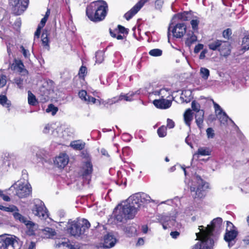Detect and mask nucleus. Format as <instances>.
Returning <instances> with one entry per match:
<instances>
[{"mask_svg": "<svg viewBox=\"0 0 249 249\" xmlns=\"http://www.w3.org/2000/svg\"><path fill=\"white\" fill-rule=\"evenodd\" d=\"M18 211V208L14 205L10 206L9 207H6L5 212H13V213H15L16 211Z\"/></svg>", "mask_w": 249, "mask_h": 249, "instance_id": "55", "label": "nucleus"}, {"mask_svg": "<svg viewBox=\"0 0 249 249\" xmlns=\"http://www.w3.org/2000/svg\"><path fill=\"white\" fill-rule=\"evenodd\" d=\"M117 242L116 238L111 234H107L104 236L102 247L104 249H110L115 246Z\"/></svg>", "mask_w": 249, "mask_h": 249, "instance_id": "18", "label": "nucleus"}, {"mask_svg": "<svg viewBox=\"0 0 249 249\" xmlns=\"http://www.w3.org/2000/svg\"><path fill=\"white\" fill-rule=\"evenodd\" d=\"M47 19L48 18H47L46 17H44L42 18L41 20L40 23L38 24V26L42 28L44 26Z\"/></svg>", "mask_w": 249, "mask_h": 249, "instance_id": "64", "label": "nucleus"}, {"mask_svg": "<svg viewBox=\"0 0 249 249\" xmlns=\"http://www.w3.org/2000/svg\"><path fill=\"white\" fill-rule=\"evenodd\" d=\"M217 116L221 124H226L229 120L232 123H234L232 120L228 117L225 112L218 115Z\"/></svg>", "mask_w": 249, "mask_h": 249, "instance_id": "36", "label": "nucleus"}, {"mask_svg": "<svg viewBox=\"0 0 249 249\" xmlns=\"http://www.w3.org/2000/svg\"><path fill=\"white\" fill-rule=\"evenodd\" d=\"M9 163L12 164L14 168H18L22 166L25 163V159L19 154L11 153L8 154Z\"/></svg>", "mask_w": 249, "mask_h": 249, "instance_id": "13", "label": "nucleus"}, {"mask_svg": "<svg viewBox=\"0 0 249 249\" xmlns=\"http://www.w3.org/2000/svg\"><path fill=\"white\" fill-rule=\"evenodd\" d=\"M196 237L200 240V243L198 242L196 244L192 249H211L213 244V241L212 239L203 238L200 235L199 237L196 236Z\"/></svg>", "mask_w": 249, "mask_h": 249, "instance_id": "15", "label": "nucleus"}, {"mask_svg": "<svg viewBox=\"0 0 249 249\" xmlns=\"http://www.w3.org/2000/svg\"><path fill=\"white\" fill-rule=\"evenodd\" d=\"M206 133L208 138L213 139L214 138L215 134L214 130L212 128L209 127L206 130Z\"/></svg>", "mask_w": 249, "mask_h": 249, "instance_id": "50", "label": "nucleus"}, {"mask_svg": "<svg viewBox=\"0 0 249 249\" xmlns=\"http://www.w3.org/2000/svg\"><path fill=\"white\" fill-rule=\"evenodd\" d=\"M14 188L16 190V194L19 198L26 197L31 193L32 188L30 184L24 183L20 181H18L13 184L9 189Z\"/></svg>", "mask_w": 249, "mask_h": 249, "instance_id": "8", "label": "nucleus"}, {"mask_svg": "<svg viewBox=\"0 0 249 249\" xmlns=\"http://www.w3.org/2000/svg\"><path fill=\"white\" fill-rule=\"evenodd\" d=\"M139 227L136 224L128 225L125 228V232L128 236H133L137 235V230Z\"/></svg>", "mask_w": 249, "mask_h": 249, "instance_id": "24", "label": "nucleus"}, {"mask_svg": "<svg viewBox=\"0 0 249 249\" xmlns=\"http://www.w3.org/2000/svg\"><path fill=\"white\" fill-rule=\"evenodd\" d=\"M179 234L180 233L177 231H172L170 233L171 236L174 239L177 238L179 236Z\"/></svg>", "mask_w": 249, "mask_h": 249, "instance_id": "63", "label": "nucleus"}, {"mask_svg": "<svg viewBox=\"0 0 249 249\" xmlns=\"http://www.w3.org/2000/svg\"><path fill=\"white\" fill-rule=\"evenodd\" d=\"M70 146L75 150H81L84 148L85 143L80 140H77L71 142Z\"/></svg>", "mask_w": 249, "mask_h": 249, "instance_id": "32", "label": "nucleus"}, {"mask_svg": "<svg viewBox=\"0 0 249 249\" xmlns=\"http://www.w3.org/2000/svg\"><path fill=\"white\" fill-rule=\"evenodd\" d=\"M153 103L154 105L158 108L167 109L171 106L172 101L162 98L161 99L154 100Z\"/></svg>", "mask_w": 249, "mask_h": 249, "instance_id": "21", "label": "nucleus"}, {"mask_svg": "<svg viewBox=\"0 0 249 249\" xmlns=\"http://www.w3.org/2000/svg\"><path fill=\"white\" fill-rule=\"evenodd\" d=\"M140 93L141 89L137 90L135 91H130L126 94H124L122 93L118 97H115L112 99H109L107 103L109 104H113L123 100L127 102H131L134 100L136 96L139 95Z\"/></svg>", "mask_w": 249, "mask_h": 249, "instance_id": "12", "label": "nucleus"}, {"mask_svg": "<svg viewBox=\"0 0 249 249\" xmlns=\"http://www.w3.org/2000/svg\"><path fill=\"white\" fill-rule=\"evenodd\" d=\"M69 159L66 154L61 153L56 157L54 160V163L59 168H64L69 162Z\"/></svg>", "mask_w": 249, "mask_h": 249, "instance_id": "20", "label": "nucleus"}, {"mask_svg": "<svg viewBox=\"0 0 249 249\" xmlns=\"http://www.w3.org/2000/svg\"><path fill=\"white\" fill-rule=\"evenodd\" d=\"M163 0H156L155 1V7L157 9H160L163 4Z\"/></svg>", "mask_w": 249, "mask_h": 249, "instance_id": "59", "label": "nucleus"}, {"mask_svg": "<svg viewBox=\"0 0 249 249\" xmlns=\"http://www.w3.org/2000/svg\"><path fill=\"white\" fill-rule=\"evenodd\" d=\"M11 69L20 73L27 72V71L24 69L23 63L20 60H15V62L11 66Z\"/></svg>", "mask_w": 249, "mask_h": 249, "instance_id": "26", "label": "nucleus"}, {"mask_svg": "<svg viewBox=\"0 0 249 249\" xmlns=\"http://www.w3.org/2000/svg\"><path fill=\"white\" fill-rule=\"evenodd\" d=\"M78 95L82 100L86 102L88 104H95L96 102H98L99 105H100L102 102V100H96L94 97L88 95L87 91L85 90L80 91Z\"/></svg>", "mask_w": 249, "mask_h": 249, "instance_id": "19", "label": "nucleus"}, {"mask_svg": "<svg viewBox=\"0 0 249 249\" xmlns=\"http://www.w3.org/2000/svg\"><path fill=\"white\" fill-rule=\"evenodd\" d=\"M191 107L192 109L196 112H198V111H201L200 105L198 103L196 102V101H192L191 103Z\"/></svg>", "mask_w": 249, "mask_h": 249, "instance_id": "47", "label": "nucleus"}, {"mask_svg": "<svg viewBox=\"0 0 249 249\" xmlns=\"http://www.w3.org/2000/svg\"><path fill=\"white\" fill-rule=\"evenodd\" d=\"M177 213L176 210L171 211L170 213H164L158 215L157 220L160 223L164 230L167 229V225L173 226L176 221Z\"/></svg>", "mask_w": 249, "mask_h": 249, "instance_id": "9", "label": "nucleus"}, {"mask_svg": "<svg viewBox=\"0 0 249 249\" xmlns=\"http://www.w3.org/2000/svg\"><path fill=\"white\" fill-rule=\"evenodd\" d=\"M162 51L161 50L159 49H154L152 50H151L149 52V54L152 56H160L162 55Z\"/></svg>", "mask_w": 249, "mask_h": 249, "instance_id": "43", "label": "nucleus"}, {"mask_svg": "<svg viewBox=\"0 0 249 249\" xmlns=\"http://www.w3.org/2000/svg\"><path fill=\"white\" fill-rule=\"evenodd\" d=\"M200 74L203 79L206 80L210 76V71L206 68L202 67L200 69Z\"/></svg>", "mask_w": 249, "mask_h": 249, "instance_id": "38", "label": "nucleus"}, {"mask_svg": "<svg viewBox=\"0 0 249 249\" xmlns=\"http://www.w3.org/2000/svg\"><path fill=\"white\" fill-rule=\"evenodd\" d=\"M232 34L231 30L228 28L223 32L222 36L226 39H229Z\"/></svg>", "mask_w": 249, "mask_h": 249, "instance_id": "49", "label": "nucleus"}, {"mask_svg": "<svg viewBox=\"0 0 249 249\" xmlns=\"http://www.w3.org/2000/svg\"><path fill=\"white\" fill-rule=\"evenodd\" d=\"M15 13L17 15L22 14L27 9L29 0H9Z\"/></svg>", "mask_w": 249, "mask_h": 249, "instance_id": "11", "label": "nucleus"}, {"mask_svg": "<svg viewBox=\"0 0 249 249\" xmlns=\"http://www.w3.org/2000/svg\"><path fill=\"white\" fill-rule=\"evenodd\" d=\"M42 232L44 238H53L56 234L55 230L49 227L42 230Z\"/></svg>", "mask_w": 249, "mask_h": 249, "instance_id": "30", "label": "nucleus"}, {"mask_svg": "<svg viewBox=\"0 0 249 249\" xmlns=\"http://www.w3.org/2000/svg\"><path fill=\"white\" fill-rule=\"evenodd\" d=\"M108 11L107 3L104 0L92 2L86 8V15L93 22H99L105 19Z\"/></svg>", "mask_w": 249, "mask_h": 249, "instance_id": "2", "label": "nucleus"}, {"mask_svg": "<svg viewBox=\"0 0 249 249\" xmlns=\"http://www.w3.org/2000/svg\"><path fill=\"white\" fill-rule=\"evenodd\" d=\"M17 241L12 236H8L6 234L0 235V249H5L10 248L13 249Z\"/></svg>", "mask_w": 249, "mask_h": 249, "instance_id": "14", "label": "nucleus"}, {"mask_svg": "<svg viewBox=\"0 0 249 249\" xmlns=\"http://www.w3.org/2000/svg\"><path fill=\"white\" fill-rule=\"evenodd\" d=\"M32 213L41 219H46L48 217V212L43 201L39 199H34L32 203Z\"/></svg>", "mask_w": 249, "mask_h": 249, "instance_id": "7", "label": "nucleus"}, {"mask_svg": "<svg viewBox=\"0 0 249 249\" xmlns=\"http://www.w3.org/2000/svg\"><path fill=\"white\" fill-rule=\"evenodd\" d=\"M28 102L30 105L33 106H36L38 103L36 96L30 91L28 92Z\"/></svg>", "mask_w": 249, "mask_h": 249, "instance_id": "35", "label": "nucleus"}, {"mask_svg": "<svg viewBox=\"0 0 249 249\" xmlns=\"http://www.w3.org/2000/svg\"><path fill=\"white\" fill-rule=\"evenodd\" d=\"M56 248L63 247L64 249H79V248L73 245H72L66 241L65 239L61 240L56 241L55 243Z\"/></svg>", "mask_w": 249, "mask_h": 249, "instance_id": "22", "label": "nucleus"}, {"mask_svg": "<svg viewBox=\"0 0 249 249\" xmlns=\"http://www.w3.org/2000/svg\"><path fill=\"white\" fill-rule=\"evenodd\" d=\"M0 197L5 201L9 202L11 200L10 197L5 195L4 191L1 190H0Z\"/></svg>", "mask_w": 249, "mask_h": 249, "instance_id": "54", "label": "nucleus"}, {"mask_svg": "<svg viewBox=\"0 0 249 249\" xmlns=\"http://www.w3.org/2000/svg\"><path fill=\"white\" fill-rule=\"evenodd\" d=\"M28 230L27 233L29 235H33L35 234V231L37 228L36 225L33 222L28 220L27 222L25 224Z\"/></svg>", "mask_w": 249, "mask_h": 249, "instance_id": "28", "label": "nucleus"}, {"mask_svg": "<svg viewBox=\"0 0 249 249\" xmlns=\"http://www.w3.org/2000/svg\"><path fill=\"white\" fill-rule=\"evenodd\" d=\"M118 32L120 33L124 34H128L127 29L122 25H118Z\"/></svg>", "mask_w": 249, "mask_h": 249, "instance_id": "57", "label": "nucleus"}, {"mask_svg": "<svg viewBox=\"0 0 249 249\" xmlns=\"http://www.w3.org/2000/svg\"><path fill=\"white\" fill-rule=\"evenodd\" d=\"M186 93H188V94H189L190 95L191 94V92H190L189 91H183L182 92V95H181V96L180 97V98L183 100V101L184 102H185V103H189L190 101L191 98H187V99H184L183 96L185 95V94H186Z\"/></svg>", "mask_w": 249, "mask_h": 249, "instance_id": "60", "label": "nucleus"}, {"mask_svg": "<svg viewBox=\"0 0 249 249\" xmlns=\"http://www.w3.org/2000/svg\"><path fill=\"white\" fill-rule=\"evenodd\" d=\"M191 195L194 199H201L205 196L208 184L200 176H194L189 184Z\"/></svg>", "mask_w": 249, "mask_h": 249, "instance_id": "4", "label": "nucleus"}, {"mask_svg": "<svg viewBox=\"0 0 249 249\" xmlns=\"http://www.w3.org/2000/svg\"><path fill=\"white\" fill-rule=\"evenodd\" d=\"M13 217H14L15 220L16 221L19 222L23 223L24 224H25L29 220H28V219L26 217L22 215L21 213H20L18 212V209L17 211H16V212H15V213H13Z\"/></svg>", "mask_w": 249, "mask_h": 249, "instance_id": "29", "label": "nucleus"}, {"mask_svg": "<svg viewBox=\"0 0 249 249\" xmlns=\"http://www.w3.org/2000/svg\"><path fill=\"white\" fill-rule=\"evenodd\" d=\"M190 15L187 12H184L178 15V18L183 21L189 20Z\"/></svg>", "mask_w": 249, "mask_h": 249, "instance_id": "48", "label": "nucleus"}, {"mask_svg": "<svg viewBox=\"0 0 249 249\" xmlns=\"http://www.w3.org/2000/svg\"><path fill=\"white\" fill-rule=\"evenodd\" d=\"M89 222L85 219L69 220L67 225V231L71 235L78 237L84 234L90 227Z\"/></svg>", "mask_w": 249, "mask_h": 249, "instance_id": "3", "label": "nucleus"}, {"mask_svg": "<svg viewBox=\"0 0 249 249\" xmlns=\"http://www.w3.org/2000/svg\"><path fill=\"white\" fill-rule=\"evenodd\" d=\"M0 104L8 108L11 106V102L8 100L5 95H0Z\"/></svg>", "mask_w": 249, "mask_h": 249, "instance_id": "37", "label": "nucleus"}, {"mask_svg": "<svg viewBox=\"0 0 249 249\" xmlns=\"http://www.w3.org/2000/svg\"><path fill=\"white\" fill-rule=\"evenodd\" d=\"M174 122L171 119H168L167 120V126L169 128H172L174 127Z\"/></svg>", "mask_w": 249, "mask_h": 249, "instance_id": "62", "label": "nucleus"}, {"mask_svg": "<svg viewBox=\"0 0 249 249\" xmlns=\"http://www.w3.org/2000/svg\"><path fill=\"white\" fill-rule=\"evenodd\" d=\"M96 63L101 64L104 60V52L102 51H99L96 53L95 54Z\"/></svg>", "mask_w": 249, "mask_h": 249, "instance_id": "40", "label": "nucleus"}, {"mask_svg": "<svg viewBox=\"0 0 249 249\" xmlns=\"http://www.w3.org/2000/svg\"><path fill=\"white\" fill-rule=\"evenodd\" d=\"M222 228V219L220 217H217L212 221L211 225H208L205 230L199 228L200 232L196 233V235L197 236V237L200 235L203 238L212 239L211 236L213 235V232L218 233Z\"/></svg>", "mask_w": 249, "mask_h": 249, "instance_id": "5", "label": "nucleus"}, {"mask_svg": "<svg viewBox=\"0 0 249 249\" xmlns=\"http://www.w3.org/2000/svg\"><path fill=\"white\" fill-rule=\"evenodd\" d=\"M197 41V36L193 31L187 33L185 39V44L188 47H190L193 43Z\"/></svg>", "mask_w": 249, "mask_h": 249, "instance_id": "25", "label": "nucleus"}, {"mask_svg": "<svg viewBox=\"0 0 249 249\" xmlns=\"http://www.w3.org/2000/svg\"><path fill=\"white\" fill-rule=\"evenodd\" d=\"M242 45L243 49L245 50H249V34L243 38Z\"/></svg>", "mask_w": 249, "mask_h": 249, "instance_id": "42", "label": "nucleus"}, {"mask_svg": "<svg viewBox=\"0 0 249 249\" xmlns=\"http://www.w3.org/2000/svg\"><path fill=\"white\" fill-rule=\"evenodd\" d=\"M204 111L203 110L198 111L196 112V122L197 124V126L201 129L203 127V123L204 120Z\"/></svg>", "mask_w": 249, "mask_h": 249, "instance_id": "27", "label": "nucleus"}, {"mask_svg": "<svg viewBox=\"0 0 249 249\" xmlns=\"http://www.w3.org/2000/svg\"><path fill=\"white\" fill-rule=\"evenodd\" d=\"M186 32V26L184 23H179L176 25L172 30L174 37L181 38Z\"/></svg>", "mask_w": 249, "mask_h": 249, "instance_id": "17", "label": "nucleus"}, {"mask_svg": "<svg viewBox=\"0 0 249 249\" xmlns=\"http://www.w3.org/2000/svg\"><path fill=\"white\" fill-rule=\"evenodd\" d=\"M184 120L186 124L190 126L191 122L193 120V114L191 109H187L184 114Z\"/></svg>", "mask_w": 249, "mask_h": 249, "instance_id": "33", "label": "nucleus"}, {"mask_svg": "<svg viewBox=\"0 0 249 249\" xmlns=\"http://www.w3.org/2000/svg\"><path fill=\"white\" fill-rule=\"evenodd\" d=\"M203 45L202 44H198L197 45H196L194 49V53H197L199 52L200 50L203 49Z\"/></svg>", "mask_w": 249, "mask_h": 249, "instance_id": "61", "label": "nucleus"}, {"mask_svg": "<svg viewBox=\"0 0 249 249\" xmlns=\"http://www.w3.org/2000/svg\"><path fill=\"white\" fill-rule=\"evenodd\" d=\"M168 92L166 89H162L159 90H155L149 93V96L152 95L161 96L162 98H164L165 96V93Z\"/></svg>", "mask_w": 249, "mask_h": 249, "instance_id": "39", "label": "nucleus"}, {"mask_svg": "<svg viewBox=\"0 0 249 249\" xmlns=\"http://www.w3.org/2000/svg\"><path fill=\"white\" fill-rule=\"evenodd\" d=\"M221 55L227 56L231 53L230 44L228 41H222L219 51Z\"/></svg>", "mask_w": 249, "mask_h": 249, "instance_id": "23", "label": "nucleus"}, {"mask_svg": "<svg viewBox=\"0 0 249 249\" xmlns=\"http://www.w3.org/2000/svg\"><path fill=\"white\" fill-rule=\"evenodd\" d=\"M148 0H140L129 11H128L124 14V18L127 20L130 19L135 15H136L138 12V11L144 5V4Z\"/></svg>", "mask_w": 249, "mask_h": 249, "instance_id": "16", "label": "nucleus"}, {"mask_svg": "<svg viewBox=\"0 0 249 249\" xmlns=\"http://www.w3.org/2000/svg\"><path fill=\"white\" fill-rule=\"evenodd\" d=\"M48 34L47 33V31L43 32V33L42 34V44L44 46L47 47V48H49V39L48 37Z\"/></svg>", "mask_w": 249, "mask_h": 249, "instance_id": "41", "label": "nucleus"}, {"mask_svg": "<svg viewBox=\"0 0 249 249\" xmlns=\"http://www.w3.org/2000/svg\"><path fill=\"white\" fill-rule=\"evenodd\" d=\"M211 151L208 147H199L196 153L194 154L193 158L197 155L201 156H209L210 155Z\"/></svg>", "mask_w": 249, "mask_h": 249, "instance_id": "34", "label": "nucleus"}, {"mask_svg": "<svg viewBox=\"0 0 249 249\" xmlns=\"http://www.w3.org/2000/svg\"><path fill=\"white\" fill-rule=\"evenodd\" d=\"M150 202H156L144 193H137L131 196L125 202L119 204L114 209L113 214L119 222L124 220L133 219L141 206Z\"/></svg>", "mask_w": 249, "mask_h": 249, "instance_id": "1", "label": "nucleus"}, {"mask_svg": "<svg viewBox=\"0 0 249 249\" xmlns=\"http://www.w3.org/2000/svg\"><path fill=\"white\" fill-rule=\"evenodd\" d=\"M93 172V165L89 158H86L83 161V164L81 170V176L83 178L88 181L90 180Z\"/></svg>", "mask_w": 249, "mask_h": 249, "instance_id": "10", "label": "nucleus"}, {"mask_svg": "<svg viewBox=\"0 0 249 249\" xmlns=\"http://www.w3.org/2000/svg\"><path fill=\"white\" fill-rule=\"evenodd\" d=\"M87 71V68L85 66H81L79 71V75L80 77H84Z\"/></svg>", "mask_w": 249, "mask_h": 249, "instance_id": "56", "label": "nucleus"}, {"mask_svg": "<svg viewBox=\"0 0 249 249\" xmlns=\"http://www.w3.org/2000/svg\"><path fill=\"white\" fill-rule=\"evenodd\" d=\"M213 105H214V107L215 109V111L216 113L217 114V116L218 115L224 112L223 111V109H222V108L220 107V106L219 105H218L217 104H216L215 103H214Z\"/></svg>", "mask_w": 249, "mask_h": 249, "instance_id": "52", "label": "nucleus"}, {"mask_svg": "<svg viewBox=\"0 0 249 249\" xmlns=\"http://www.w3.org/2000/svg\"><path fill=\"white\" fill-rule=\"evenodd\" d=\"M20 48L21 49V52L22 53L23 56L25 58H28L30 55V53L29 50L25 49L23 46H21Z\"/></svg>", "mask_w": 249, "mask_h": 249, "instance_id": "53", "label": "nucleus"}, {"mask_svg": "<svg viewBox=\"0 0 249 249\" xmlns=\"http://www.w3.org/2000/svg\"><path fill=\"white\" fill-rule=\"evenodd\" d=\"M199 21L197 19H194L191 21V24L193 29L195 31L198 29V25Z\"/></svg>", "mask_w": 249, "mask_h": 249, "instance_id": "51", "label": "nucleus"}, {"mask_svg": "<svg viewBox=\"0 0 249 249\" xmlns=\"http://www.w3.org/2000/svg\"><path fill=\"white\" fill-rule=\"evenodd\" d=\"M6 83V77L5 75H1L0 77V88L3 87Z\"/></svg>", "mask_w": 249, "mask_h": 249, "instance_id": "58", "label": "nucleus"}, {"mask_svg": "<svg viewBox=\"0 0 249 249\" xmlns=\"http://www.w3.org/2000/svg\"><path fill=\"white\" fill-rule=\"evenodd\" d=\"M160 137H164L166 135V127L164 126L160 127L157 131Z\"/></svg>", "mask_w": 249, "mask_h": 249, "instance_id": "46", "label": "nucleus"}, {"mask_svg": "<svg viewBox=\"0 0 249 249\" xmlns=\"http://www.w3.org/2000/svg\"><path fill=\"white\" fill-rule=\"evenodd\" d=\"M14 83L17 85L18 88L19 89H23V79L21 77H18L15 78L14 79Z\"/></svg>", "mask_w": 249, "mask_h": 249, "instance_id": "45", "label": "nucleus"}, {"mask_svg": "<svg viewBox=\"0 0 249 249\" xmlns=\"http://www.w3.org/2000/svg\"><path fill=\"white\" fill-rule=\"evenodd\" d=\"M58 108L55 107L53 104H50L46 109V112L48 113L51 112L52 115L56 114Z\"/></svg>", "mask_w": 249, "mask_h": 249, "instance_id": "44", "label": "nucleus"}, {"mask_svg": "<svg viewBox=\"0 0 249 249\" xmlns=\"http://www.w3.org/2000/svg\"><path fill=\"white\" fill-rule=\"evenodd\" d=\"M238 231L236 227L230 221H227V228L224 236V240L228 243L229 248L233 247L236 242Z\"/></svg>", "mask_w": 249, "mask_h": 249, "instance_id": "6", "label": "nucleus"}, {"mask_svg": "<svg viewBox=\"0 0 249 249\" xmlns=\"http://www.w3.org/2000/svg\"><path fill=\"white\" fill-rule=\"evenodd\" d=\"M222 40L216 39L212 40L208 44L209 48L213 51H219V48H220V46L221 45V43Z\"/></svg>", "mask_w": 249, "mask_h": 249, "instance_id": "31", "label": "nucleus"}]
</instances>
